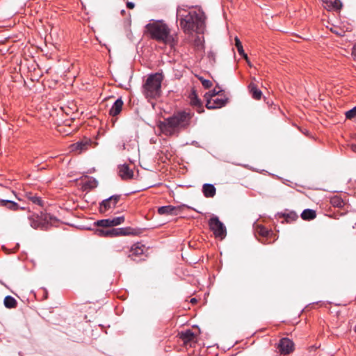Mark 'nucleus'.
<instances>
[{
    "label": "nucleus",
    "mask_w": 356,
    "mask_h": 356,
    "mask_svg": "<svg viewBox=\"0 0 356 356\" xmlns=\"http://www.w3.org/2000/svg\"><path fill=\"white\" fill-rule=\"evenodd\" d=\"M90 145V140L86 139L78 141L75 143H73L70 145V150L72 152H76L78 153H81L82 152L88 149V147Z\"/></svg>",
    "instance_id": "nucleus-13"
},
{
    "label": "nucleus",
    "mask_w": 356,
    "mask_h": 356,
    "mask_svg": "<svg viewBox=\"0 0 356 356\" xmlns=\"http://www.w3.org/2000/svg\"><path fill=\"white\" fill-rule=\"evenodd\" d=\"M258 233L262 236H267L268 235V230L264 226H259L257 228Z\"/></svg>",
    "instance_id": "nucleus-34"
},
{
    "label": "nucleus",
    "mask_w": 356,
    "mask_h": 356,
    "mask_svg": "<svg viewBox=\"0 0 356 356\" xmlns=\"http://www.w3.org/2000/svg\"><path fill=\"white\" fill-rule=\"evenodd\" d=\"M301 218L305 220H311L316 218V211L313 209H306L301 213Z\"/></svg>",
    "instance_id": "nucleus-23"
},
{
    "label": "nucleus",
    "mask_w": 356,
    "mask_h": 356,
    "mask_svg": "<svg viewBox=\"0 0 356 356\" xmlns=\"http://www.w3.org/2000/svg\"><path fill=\"white\" fill-rule=\"evenodd\" d=\"M97 184H98L97 181L95 179L90 177L88 180L84 181V183L83 184V187L84 188L85 190L92 189V188L97 187Z\"/></svg>",
    "instance_id": "nucleus-25"
},
{
    "label": "nucleus",
    "mask_w": 356,
    "mask_h": 356,
    "mask_svg": "<svg viewBox=\"0 0 356 356\" xmlns=\"http://www.w3.org/2000/svg\"><path fill=\"white\" fill-rule=\"evenodd\" d=\"M163 76L161 73L149 74L143 85V92L147 97L156 98L161 93V83Z\"/></svg>",
    "instance_id": "nucleus-4"
},
{
    "label": "nucleus",
    "mask_w": 356,
    "mask_h": 356,
    "mask_svg": "<svg viewBox=\"0 0 356 356\" xmlns=\"http://www.w3.org/2000/svg\"><path fill=\"white\" fill-rule=\"evenodd\" d=\"M96 234L99 236H115L119 235H129L131 234L130 228L120 227L112 228L109 230H104L102 229H97Z\"/></svg>",
    "instance_id": "nucleus-7"
},
{
    "label": "nucleus",
    "mask_w": 356,
    "mask_h": 356,
    "mask_svg": "<svg viewBox=\"0 0 356 356\" xmlns=\"http://www.w3.org/2000/svg\"><path fill=\"white\" fill-rule=\"evenodd\" d=\"M3 304L6 308H15L17 306V300L11 296H7L3 300Z\"/></svg>",
    "instance_id": "nucleus-24"
},
{
    "label": "nucleus",
    "mask_w": 356,
    "mask_h": 356,
    "mask_svg": "<svg viewBox=\"0 0 356 356\" xmlns=\"http://www.w3.org/2000/svg\"><path fill=\"white\" fill-rule=\"evenodd\" d=\"M118 175L123 180L131 179L134 177V172L127 164L118 166Z\"/></svg>",
    "instance_id": "nucleus-14"
},
{
    "label": "nucleus",
    "mask_w": 356,
    "mask_h": 356,
    "mask_svg": "<svg viewBox=\"0 0 356 356\" xmlns=\"http://www.w3.org/2000/svg\"><path fill=\"white\" fill-rule=\"evenodd\" d=\"M135 6L134 3L133 2H127V7L129 9H133Z\"/></svg>",
    "instance_id": "nucleus-37"
},
{
    "label": "nucleus",
    "mask_w": 356,
    "mask_h": 356,
    "mask_svg": "<svg viewBox=\"0 0 356 356\" xmlns=\"http://www.w3.org/2000/svg\"><path fill=\"white\" fill-rule=\"evenodd\" d=\"M220 92H222L221 90H217L216 88H214L212 90L209 91L208 92H207L204 95V97L205 99H209V97H217Z\"/></svg>",
    "instance_id": "nucleus-30"
},
{
    "label": "nucleus",
    "mask_w": 356,
    "mask_h": 356,
    "mask_svg": "<svg viewBox=\"0 0 356 356\" xmlns=\"http://www.w3.org/2000/svg\"><path fill=\"white\" fill-rule=\"evenodd\" d=\"M191 118L192 113L190 111H179L160 122L159 128L167 136L177 135L189 125Z\"/></svg>",
    "instance_id": "nucleus-1"
},
{
    "label": "nucleus",
    "mask_w": 356,
    "mask_h": 356,
    "mask_svg": "<svg viewBox=\"0 0 356 356\" xmlns=\"http://www.w3.org/2000/svg\"><path fill=\"white\" fill-rule=\"evenodd\" d=\"M209 229L213 232L214 236L220 240L224 239L227 236V229L224 224L220 221L218 217L213 216L208 222Z\"/></svg>",
    "instance_id": "nucleus-6"
},
{
    "label": "nucleus",
    "mask_w": 356,
    "mask_h": 356,
    "mask_svg": "<svg viewBox=\"0 0 356 356\" xmlns=\"http://www.w3.org/2000/svg\"><path fill=\"white\" fill-rule=\"evenodd\" d=\"M277 348L282 355H288L294 350V343L289 338H282L280 340Z\"/></svg>",
    "instance_id": "nucleus-10"
},
{
    "label": "nucleus",
    "mask_w": 356,
    "mask_h": 356,
    "mask_svg": "<svg viewBox=\"0 0 356 356\" xmlns=\"http://www.w3.org/2000/svg\"><path fill=\"white\" fill-rule=\"evenodd\" d=\"M330 203L333 207L338 208L343 207L344 205L343 200L338 196H334L332 197L330 200Z\"/></svg>",
    "instance_id": "nucleus-27"
},
{
    "label": "nucleus",
    "mask_w": 356,
    "mask_h": 356,
    "mask_svg": "<svg viewBox=\"0 0 356 356\" xmlns=\"http://www.w3.org/2000/svg\"><path fill=\"white\" fill-rule=\"evenodd\" d=\"M120 197V195H113L102 201L99 204V212L105 213L109 209L115 208Z\"/></svg>",
    "instance_id": "nucleus-8"
},
{
    "label": "nucleus",
    "mask_w": 356,
    "mask_h": 356,
    "mask_svg": "<svg viewBox=\"0 0 356 356\" xmlns=\"http://www.w3.org/2000/svg\"><path fill=\"white\" fill-rule=\"evenodd\" d=\"M177 18L180 20V25L184 31L188 34H199L200 17L195 10L186 11L178 8Z\"/></svg>",
    "instance_id": "nucleus-2"
},
{
    "label": "nucleus",
    "mask_w": 356,
    "mask_h": 356,
    "mask_svg": "<svg viewBox=\"0 0 356 356\" xmlns=\"http://www.w3.org/2000/svg\"><path fill=\"white\" fill-rule=\"evenodd\" d=\"M248 89L253 99L256 100L261 99L262 96V92L257 88L255 83H250L248 86Z\"/></svg>",
    "instance_id": "nucleus-20"
},
{
    "label": "nucleus",
    "mask_w": 356,
    "mask_h": 356,
    "mask_svg": "<svg viewBox=\"0 0 356 356\" xmlns=\"http://www.w3.org/2000/svg\"><path fill=\"white\" fill-rule=\"evenodd\" d=\"M196 76L198 78L199 80H200V76H199L198 75H196Z\"/></svg>",
    "instance_id": "nucleus-44"
},
{
    "label": "nucleus",
    "mask_w": 356,
    "mask_h": 356,
    "mask_svg": "<svg viewBox=\"0 0 356 356\" xmlns=\"http://www.w3.org/2000/svg\"><path fill=\"white\" fill-rule=\"evenodd\" d=\"M145 247L144 245L140 243H137L134 244L130 250V254L129 255L132 259H135L134 258V256L142 255L144 252Z\"/></svg>",
    "instance_id": "nucleus-18"
},
{
    "label": "nucleus",
    "mask_w": 356,
    "mask_h": 356,
    "mask_svg": "<svg viewBox=\"0 0 356 356\" xmlns=\"http://www.w3.org/2000/svg\"><path fill=\"white\" fill-rule=\"evenodd\" d=\"M95 225L102 227H111L110 226V218L102 219L97 220L95 222Z\"/></svg>",
    "instance_id": "nucleus-29"
},
{
    "label": "nucleus",
    "mask_w": 356,
    "mask_h": 356,
    "mask_svg": "<svg viewBox=\"0 0 356 356\" xmlns=\"http://www.w3.org/2000/svg\"><path fill=\"white\" fill-rule=\"evenodd\" d=\"M26 196L33 203L38 204V205L42 204V200H41V198L40 197L34 195L31 192H27L26 194Z\"/></svg>",
    "instance_id": "nucleus-26"
},
{
    "label": "nucleus",
    "mask_w": 356,
    "mask_h": 356,
    "mask_svg": "<svg viewBox=\"0 0 356 356\" xmlns=\"http://www.w3.org/2000/svg\"><path fill=\"white\" fill-rule=\"evenodd\" d=\"M202 86L204 88L208 89L213 86V83L210 80L204 79L203 78H202Z\"/></svg>",
    "instance_id": "nucleus-35"
},
{
    "label": "nucleus",
    "mask_w": 356,
    "mask_h": 356,
    "mask_svg": "<svg viewBox=\"0 0 356 356\" xmlns=\"http://www.w3.org/2000/svg\"><path fill=\"white\" fill-rule=\"evenodd\" d=\"M201 17H202V34H204L205 31H204V29H205V20L207 19V17L204 14V13L203 11H202V15H201Z\"/></svg>",
    "instance_id": "nucleus-36"
},
{
    "label": "nucleus",
    "mask_w": 356,
    "mask_h": 356,
    "mask_svg": "<svg viewBox=\"0 0 356 356\" xmlns=\"http://www.w3.org/2000/svg\"><path fill=\"white\" fill-rule=\"evenodd\" d=\"M175 211H176V207L171 205L162 206L158 209V213L160 215H172L175 213Z\"/></svg>",
    "instance_id": "nucleus-22"
},
{
    "label": "nucleus",
    "mask_w": 356,
    "mask_h": 356,
    "mask_svg": "<svg viewBox=\"0 0 356 356\" xmlns=\"http://www.w3.org/2000/svg\"><path fill=\"white\" fill-rule=\"evenodd\" d=\"M147 31L152 39L165 44L172 45L174 38L170 34V29L168 25L161 21L149 23L145 26Z\"/></svg>",
    "instance_id": "nucleus-3"
},
{
    "label": "nucleus",
    "mask_w": 356,
    "mask_h": 356,
    "mask_svg": "<svg viewBox=\"0 0 356 356\" xmlns=\"http://www.w3.org/2000/svg\"><path fill=\"white\" fill-rule=\"evenodd\" d=\"M325 7L328 10H340L343 3L341 0H323Z\"/></svg>",
    "instance_id": "nucleus-17"
},
{
    "label": "nucleus",
    "mask_w": 356,
    "mask_h": 356,
    "mask_svg": "<svg viewBox=\"0 0 356 356\" xmlns=\"http://www.w3.org/2000/svg\"><path fill=\"white\" fill-rule=\"evenodd\" d=\"M228 99L226 97H220L219 96L209 97L206 99V107L208 109L220 108L226 105Z\"/></svg>",
    "instance_id": "nucleus-9"
},
{
    "label": "nucleus",
    "mask_w": 356,
    "mask_h": 356,
    "mask_svg": "<svg viewBox=\"0 0 356 356\" xmlns=\"http://www.w3.org/2000/svg\"><path fill=\"white\" fill-rule=\"evenodd\" d=\"M352 55L356 56V49H355V48H353V52H352Z\"/></svg>",
    "instance_id": "nucleus-41"
},
{
    "label": "nucleus",
    "mask_w": 356,
    "mask_h": 356,
    "mask_svg": "<svg viewBox=\"0 0 356 356\" xmlns=\"http://www.w3.org/2000/svg\"><path fill=\"white\" fill-rule=\"evenodd\" d=\"M203 42H204V40H202V43H201L202 47L203 46Z\"/></svg>",
    "instance_id": "nucleus-45"
},
{
    "label": "nucleus",
    "mask_w": 356,
    "mask_h": 356,
    "mask_svg": "<svg viewBox=\"0 0 356 356\" xmlns=\"http://www.w3.org/2000/svg\"><path fill=\"white\" fill-rule=\"evenodd\" d=\"M234 41H235V46H236V47L237 49V51H238V54L243 58H244L246 60V61L248 62V65L250 66H251V65H250V62L248 60V55L245 53L243 47V45H242L239 38L238 37H235Z\"/></svg>",
    "instance_id": "nucleus-21"
},
{
    "label": "nucleus",
    "mask_w": 356,
    "mask_h": 356,
    "mask_svg": "<svg viewBox=\"0 0 356 356\" xmlns=\"http://www.w3.org/2000/svg\"><path fill=\"white\" fill-rule=\"evenodd\" d=\"M0 207H5L13 211H17L19 209H24V207H20L17 202L13 200L5 199H0Z\"/></svg>",
    "instance_id": "nucleus-15"
},
{
    "label": "nucleus",
    "mask_w": 356,
    "mask_h": 356,
    "mask_svg": "<svg viewBox=\"0 0 356 356\" xmlns=\"http://www.w3.org/2000/svg\"><path fill=\"white\" fill-rule=\"evenodd\" d=\"M207 58L209 60V62L211 65H213L216 63V53L213 50H210L207 53Z\"/></svg>",
    "instance_id": "nucleus-31"
},
{
    "label": "nucleus",
    "mask_w": 356,
    "mask_h": 356,
    "mask_svg": "<svg viewBox=\"0 0 356 356\" xmlns=\"http://www.w3.org/2000/svg\"><path fill=\"white\" fill-rule=\"evenodd\" d=\"M179 335L186 346L193 347L197 343V337L190 330L181 332Z\"/></svg>",
    "instance_id": "nucleus-11"
},
{
    "label": "nucleus",
    "mask_w": 356,
    "mask_h": 356,
    "mask_svg": "<svg viewBox=\"0 0 356 356\" xmlns=\"http://www.w3.org/2000/svg\"><path fill=\"white\" fill-rule=\"evenodd\" d=\"M197 356H200V350H197Z\"/></svg>",
    "instance_id": "nucleus-42"
},
{
    "label": "nucleus",
    "mask_w": 356,
    "mask_h": 356,
    "mask_svg": "<svg viewBox=\"0 0 356 356\" xmlns=\"http://www.w3.org/2000/svg\"><path fill=\"white\" fill-rule=\"evenodd\" d=\"M124 102L121 98L117 99L109 110V115L112 117L117 116L122 109Z\"/></svg>",
    "instance_id": "nucleus-16"
},
{
    "label": "nucleus",
    "mask_w": 356,
    "mask_h": 356,
    "mask_svg": "<svg viewBox=\"0 0 356 356\" xmlns=\"http://www.w3.org/2000/svg\"><path fill=\"white\" fill-rule=\"evenodd\" d=\"M120 149H122V150L125 149V148H126V144H125L124 143H123L120 146Z\"/></svg>",
    "instance_id": "nucleus-39"
},
{
    "label": "nucleus",
    "mask_w": 356,
    "mask_h": 356,
    "mask_svg": "<svg viewBox=\"0 0 356 356\" xmlns=\"http://www.w3.org/2000/svg\"><path fill=\"white\" fill-rule=\"evenodd\" d=\"M354 332L356 333V325L354 327Z\"/></svg>",
    "instance_id": "nucleus-43"
},
{
    "label": "nucleus",
    "mask_w": 356,
    "mask_h": 356,
    "mask_svg": "<svg viewBox=\"0 0 356 356\" xmlns=\"http://www.w3.org/2000/svg\"><path fill=\"white\" fill-rule=\"evenodd\" d=\"M197 302V299L195 298H193L191 299V302L194 303Z\"/></svg>",
    "instance_id": "nucleus-40"
},
{
    "label": "nucleus",
    "mask_w": 356,
    "mask_h": 356,
    "mask_svg": "<svg viewBox=\"0 0 356 356\" xmlns=\"http://www.w3.org/2000/svg\"><path fill=\"white\" fill-rule=\"evenodd\" d=\"M124 221V216L115 217L113 218H110V226L111 227L121 225Z\"/></svg>",
    "instance_id": "nucleus-28"
},
{
    "label": "nucleus",
    "mask_w": 356,
    "mask_h": 356,
    "mask_svg": "<svg viewBox=\"0 0 356 356\" xmlns=\"http://www.w3.org/2000/svg\"><path fill=\"white\" fill-rule=\"evenodd\" d=\"M355 116H356V106H355L354 108H353L352 109L348 111L346 113V118L347 119H352V118H353Z\"/></svg>",
    "instance_id": "nucleus-33"
},
{
    "label": "nucleus",
    "mask_w": 356,
    "mask_h": 356,
    "mask_svg": "<svg viewBox=\"0 0 356 356\" xmlns=\"http://www.w3.org/2000/svg\"><path fill=\"white\" fill-rule=\"evenodd\" d=\"M202 192L206 197H213L216 193L215 186L211 184H204L202 186Z\"/></svg>",
    "instance_id": "nucleus-19"
},
{
    "label": "nucleus",
    "mask_w": 356,
    "mask_h": 356,
    "mask_svg": "<svg viewBox=\"0 0 356 356\" xmlns=\"http://www.w3.org/2000/svg\"><path fill=\"white\" fill-rule=\"evenodd\" d=\"M285 219L287 222L294 221L298 218V215L295 212H290L284 215Z\"/></svg>",
    "instance_id": "nucleus-32"
},
{
    "label": "nucleus",
    "mask_w": 356,
    "mask_h": 356,
    "mask_svg": "<svg viewBox=\"0 0 356 356\" xmlns=\"http://www.w3.org/2000/svg\"><path fill=\"white\" fill-rule=\"evenodd\" d=\"M30 225L34 229L47 230L50 226L55 225L58 219L47 213L41 212L40 215L32 214L28 217Z\"/></svg>",
    "instance_id": "nucleus-5"
},
{
    "label": "nucleus",
    "mask_w": 356,
    "mask_h": 356,
    "mask_svg": "<svg viewBox=\"0 0 356 356\" xmlns=\"http://www.w3.org/2000/svg\"><path fill=\"white\" fill-rule=\"evenodd\" d=\"M350 149L353 152H356V144H352L350 145Z\"/></svg>",
    "instance_id": "nucleus-38"
},
{
    "label": "nucleus",
    "mask_w": 356,
    "mask_h": 356,
    "mask_svg": "<svg viewBox=\"0 0 356 356\" xmlns=\"http://www.w3.org/2000/svg\"><path fill=\"white\" fill-rule=\"evenodd\" d=\"M189 103L192 106L196 107L198 113H200V100L198 97L197 90L192 88L188 96Z\"/></svg>",
    "instance_id": "nucleus-12"
}]
</instances>
